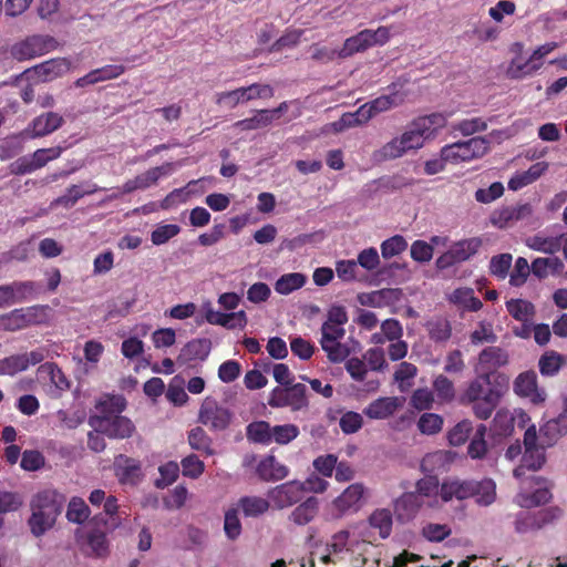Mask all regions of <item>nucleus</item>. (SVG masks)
Returning a JSON list of instances; mask_svg holds the SVG:
<instances>
[{
  "label": "nucleus",
  "instance_id": "f257e3e1",
  "mask_svg": "<svg viewBox=\"0 0 567 567\" xmlns=\"http://www.w3.org/2000/svg\"><path fill=\"white\" fill-rule=\"evenodd\" d=\"M440 497L444 503L473 497L477 505L489 506L496 499V484L492 478L476 481L447 477L441 483Z\"/></svg>",
  "mask_w": 567,
  "mask_h": 567
},
{
  "label": "nucleus",
  "instance_id": "f03ea898",
  "mask_svg": "<svg viewBox=\"0 0 567 567\" xmlns=\"http://www.w3.org/2000/svg\"><path fill=\"white\" fill-rule=\"evenodd\" d=\"M489 151V141L486 137L477 136L467 141L445 145L441 150L444 159L457 164L482 158Z\"/></svg>",
  "mask_w": 567,
  "mask_h": 567
},
{
  "label": "nucleus",
  "instance_id": "7ed1b4c3",
  "mask_svg": "<svg viewBox=\"0 0 567 567\" xmlns=\"http://www.w3.org/2000/svg\"><path fill=\"white\" fill-rule=\"evenodd\" d=\"M268 404L271 408H290L292 412L305 410L309 406L307 386L303 383L276 386L269 394Z\"/></svg>",
  "mask_w": 567,
  "mask_h": 567
},
{
  "label": "nucleus",
  "instance_id": "20e7f679",
  "mask_svg": "<svg viewBox=\"0 0 567 567\" xmlns=\"http://www.w3.org/2000/svg\"><path fill=\"white\" fill-rule=\"evenodd\" d=\"M234 413L215 398L206 396L200 404L198 422L213 432H223L229 427Z\"/></svg>",
  "mask_w": 567,
  "mask_h": 567
},
{
  "label": "nucleus",
  "instance_id": "39448f33",
  "mask_svg": "<svg viewBox=\"0 0 567 567\" xmlns=\"http://www.w3.org/2000/svg\"><path fill=\"white\" fill-rule=\"evenodd\" d=\"M89 424L99 433L114 440L130 439L136 427L131 419L124 415L91 416Z\"/></svg>",
  "mask_w": 567,
  "mask_h": 567
},
{
  "label": "nucleus",
  "instance_id": "423d86ee",
  "mask_svg": "<svg viewBox=\"0 0 567 567\" xmlns=\"http://www.w3.org/2000/svg\"><path fill=\"white\" fill-rule=\"evenodd\" d=\"M175 164L166 162L159 166L152 167L146 172L135 176L132 179H127L121 187L122 194H131L137 189H146L153 185H156L159 178L168 176L173 173Z\"/></svg>",
  "mask_w": 567,
  "mask_h": 567
},
{
  "label": "nucleus",
  "instance_id": "0eeeda50",
  "mask_svg": "<svg viewBox=\"0 0 567 567\" xmlns=\"http://www.w3.org/2000/svg\"><path fill=\"white\" fill-rule=\"evenodd\" d=\"M54 39L51 37L32 35L16 43L11 54L19 61L30 60L48 53L53 48Z\"/></svg>",
  "mask_w": 567,
  "mask_h": 567
},
{
  "label": "nucleus",
  "instance_id": "6e6552de",
  "mask_svg": "<svg viewBox=\"0 0 567 567\" xmlns=\"http://www.w3.org/2000/svg\"><path fill=\"white\" fill-rule=\"evenodd\" d=\"M42 308L34 306L28 308L14 309L8 313L0 316V330L18 331L31 324L40 322L38 318Z\"/></svg>",
  "mask_w": 567,
  "mask_h": 567
},
{
  "label": "nucleus",
  "instance_id": "1a4fd4ad",
  "mask_svg": "<svg viewBox=\"0 0 567 567\" xmlns=\"http://www.w3.org/2000/svg\"><path fill=\"white\" fill-rule=\"evenodd\" d=\"M268 497L275 507L284 509L299 503L305 497V493L301 482L293 480L271 488Z\"/></svg>",
  "mask_w": 567,
  "mask_h": 567
},
{
  "label": "nucleus",
  "instance_id": "9d476101",
  "mask_svg": "<svg viewBox=\"0 0 567 567\" xmlns=\"http://www.w3.org/2000/svg\"><path fill=\"white\" fill-rule=\"evenodd\" d=\"M44 358V351L41 349L6 357L0 359V375H14L25 371L30 365L41 363Z\"/></svg>",
  "mask_w": 567,
  "mask_h": 567
},
{
  "label": "nucleus",
  "instance_id": "9b49d317",
  "mask_svg": "<svg viewBox=\"0 0 567 567\" xmlns=\"http://www.w3.org/2000/svg\"><path fill=\"white\" fill-rule=\"evenodd\" d=\"M508 361L509 355L505 349L498 346H489L480 352L476 371L491 377L499 368L505 367Z\"/></svg>",
  "mask_w": 567,
  "mask_h": 567
},
{
  "label": "nucleus",
  "instance_id": "f8f14e48",
  "mask_svg": "<svg viewBox=\"0 0 567 567\" xmlns=\"http://www.w3.org/2000/svg\"><path fill=\"white\" fill-rule=\"evenodd\" d=\"M497 394L501 391L492 385L491 377L488 374H480L472 380L466 389L461 394L460 401L462 404H470L478 400L487 398V394Z\"/></svg>",
  "mask_w": 567,
  "mask_h": 567
},
{
  "label": "nucleus",
  "instance_id": "ddd939ff",
  "mask_svg": "<svg viewBox=\"0 0 567 567\" xmlns=\"http://www.w3.org/2000/svg\"><path fill=\"white\" fill-rule=\"evenodd\" d=\"M64 496L54 489H44L34 495L31 501L32 511H41L47 513L48 517L58 516L62 512Z\"/></svg>",
  "mask_w": 567,
  "mask_h": 567
},
{
  "label": "nucleus",
  "instance_id": "4468645a",
  "mask_svg": "<svg viewBox=\"0 0 567 567\" xmlns=\"http://www.w3.org/2000/svg\"><path fill=\"white\" fill-rule=\"evenodd\" d=\"M514 391L517 395L529 398L535 404L543 403L546 400V392L538 389L537 375L534 371H526L515 379Z\"/></svg>",
  "mask_w": 567,
  "mask_h": 567
},
{
  "label": "nucleus",
  "instance_id": "2eb2a0df",
  "mask_svg": "<svg viewBox=\"0 0 567 567\" xmlns=\"http://www.w3.org/2000/svg\"><path fill=\"white\" fill-rule=\"evenodd\" d=\"M114 472L121 484L134 485L142 476L141 463L123 454L115 457Z\"/></svg>",
  "mask_w": 567,
  "mask_h": 567
},
{
  "label": "nucleus",
  "instance_id": "dca6fc26",
  "mask_svg": "<svg viewBox=\"0 0 567 567\" xmlns=\"http://www.w3.org/2000/svg\"><path fill=\"white\" fill-rule=\"evenodd\" d=\"M64 124L62 115L55 112H45L32 120L29 125L32 137H43L56 130Z\"/></svg>",
  "mask_w": 567,
  "mask_h": 567
},
{
  "label": "nucleus",
  "instance_id": "f3484780",
  "mask_svg": "<svg viewBox=\"0 0 567 567\" xmlns=\"http://www.w3.org/2000/svg\"><path fill=\"white\" fill-rule=\"evenodd\" d=\"M403 102V97L396 93L390 95H381L359 107V115L362 121H370L377 114L385 112L393 106H398Z\"/></svg>",
  "mask_w": 567,
  "mask_h": 567
},
{
  "label": "nucleus",
  "instance_id": "a211bd4d",
  "mask_svg": "<svg viewBox=\"0 0 567 567\" xmlns=\"http://www.w3.org/2000/svg\"><path fill=\"white\" fill-rule=\"evenodd\" d=\"M256 472L261 481L276 482L286 478L289 474V468L274 455H268L258 463Z\"/></svg>",
  "mask_w": 567,
  "mask_h": 567
},
{
  "label": "nucleus",
  "instance_id": "6ab92c4d",
  "mask_svg": "<svg viewBox=\"0 0 567 567\" xmlns=\"http://www.w3.org/2000/svg\"><path fill=\"white\" fill-rule=\"evenodd\" d=\"M212 341L207 338H198L188 341L181 350L177 361L182 364L194 361H204L210 353Z\"/></svg>",
  "mask_w": 567,
  "mask_h": 567
},
{
  "label": "nucleus",
  "instance_id": "aec40b11",
  "mask_svg": "<svg viewBox=\"0 0 567 567\" xmlns=\"http://www.w3.org/2000/svg\"><path fill=\"white\" fill-rule=\"evenodd\" d=\"M82 550L89 557H106L110 551L106 534L100 529L89 532L82 544Z\"/></svg>",
  "mask_w": 567,
  "mask_h": 567
},
{
  "label": "nucleus",
  "instance_id": "412c9836",
  "mask_svg": "<svg viewBox=\"0 0 567 567\" xmlns=\"http://www.w3.org/2000/svg\"><path fill=\"white\" fill-rule=\"evenodd\" d=\"M400 408V401L396 396H384L372 401L363 413L372 420L388 419Z\"/></svg>",
  "mask_w": 567,
  "mask_h": 567
},
{
  "label": "nucleus",
  "instance_id": "4be33fe9",
  "mask_svg": "<svg viewBox=\"0 0 567 567\" xmlns=\"http://www.w3.org/2000/svg\"><path fill=\"white\" fill-rule=\"evenodd\" d=\"M532 214L533 207L528 203L505 207L497 213V216L494 218V224L502 228L507 227L516 221L530 217Z\"/></svg>",
  "mask_w": 567,
  "mask_h": 567
},
{
  "label": "nucleus",
  "instance_id": "5701e85b",
  "mask_svg": "<svg viewBox=\"0 0 567 567\" xmlns=\"http://www.w3.org/2000/svg\"><path fill=\"white\" fill-rule=\"evenodd\" d=\"M424 502L414 492L403 493L394 504L395 513L400 519H412L419 513Z\"/></svg>",
  "mask_w": 567,
  "mask_h": 567
},
{
  "label": "nucleus",
  "instance_id": "b1692460",
  "mask_svg": "<svg viewBox=\"0 0 567 567\" xmlns=\"http://www.w3.org/2000/svg\"><path fill=\"white\" fill-rule=\"evenodd\" d=\"M540 69V64L538 62H534L532 56L528 59H524L523 56H514L507 68H506V76L511 80H523L527 76L533 75Z\"/></svg>",
  "mask_w": 567,
  "mask_h": 567
},
{
  "label": "nucleus",
  "instance_id": "393cba45",
  "mask_svg": "<svg viewBox=\"0 0 567 567\" xmlns=\"http://www.w3.org/2000/svg\"><path fill=\"white\" fill-rule=\"evenodd\" d=\"M425 330L430 340L435 343H445L452 337V324L442 316H434L425 322Z\"/></svg>",
  "mask_w": 567,
  "mask_h": 567
},
{
  "label": "nucleus",
  "instance_id": "a878e982",
  "mask_svg": "<svg viewBox=\"0 0 567 567\" xmlns=\"http://www.w3.org/2000/svg\"><path fill=\"white\" fill-rule=\"evenodd\" d=\"M319 512V501L315 496L306 498L289 515V520L298 526L312 522Z\"/></svg>",
  "mask_w": 567,
  "mask_h": 567
},
{
  "label": "nucleus",
  "instance_id": "bb28decb",
  "mask_svg": "<svg viewBox=\"0 0 567 567\" xmlns=\"http://www.w3.org/2000/svg\"><path fill=\"white\" fill-rule=\"evenodd\" d=\"M370 29H364L357 34L344 40L339 50V59H347L355 53L364 52L371 48Z\"/></svg>",
  "mask_w": 567,
  "mask_h": 567
},
{
  "label": "nucleus",
  "instance_id": "cd10ccee",
  "mask_svg": "<svg viewBox=\"0 0 567 567\" xmlns=\"http://www.w3.org/2000/svg\"><path fill=\"white\" fill-rule=\"evenodd\" d=\"M542 445L551 446L559 437L567 433V417L560 415L557 419L547 421L539 431Z\"/></svg>",
  "mask_w": 567,
  "mask_h": 567
},
{
  "label": "nucleus",
  "instance_id": "c85d7f7f",
  "mask_svg": "<svg viewBox=\"0 0 567 567\" xmlns=\"http://www.w3.org/2000/svg\"><path fill=\"white\" fill-rule=\"evenodd\" d=\"M449 300L465 311L476 312L483 307V302L475 296L474 290L468 287L455 289L450 295Z\"/></svg>",
  "mask_w": 567,
  "mask_h": 567
},
{
  "label": "nucleus",
  "instance_id": "c756f323",
  "mask_svg": "<svg viewBox=\"0 0 567 567\" xmlns=\"http://www.w3.org/2000/svg\"><path fill=\"white\" fill-rule=\"evenodd\" d=\"M363 492V486L361 484H351L334 499L333 504L341 513L350 509H358Z\"/></svg>",
  "mask_w": 567,
  "mask_h": 567
},
{
  "label": "nucleus",
  "instance_id": "7c9ffc66",
  "mask_svg": "<svg viewBox=\"0 0 567 567\" xmlns=\"http://www.w3.org/2000/svg\"><path fill=\"white\" fill-rule=\"evenodd\" d=\"M127 401L122 394H105L95 405L99 414L96 416L121 415L126 409Z\"/></svg>",
  "mask_w": 567,
  "mask_h": 567
},
{
  "label": "nucleus",
  "instance_id": "2f4dec72",
  "mask_svg": "<svg viewBox=\"0 0 567 567\" xmlns=\"http://www.w3.org/2000/svg\"><path fill=\"white\" fill-rule=\"evenodd\" d=\"M561 236L545 237L542 234L529 236L525 239V245L535 250L547 255H553L561 248Z\"/></svg>",
  "mask_w": 567,
  "mask_h": 567
},
{
  "label": "nucleus",
  "instance_id": "473e14b6",
  "mask_svg": "<svg viewBox=\"0 0 567 567\" xmlns=\"http://www.w3.org/2000/svg\"><path fill=\"white\" fill-rule=\"evenodd\" d=\"M269 501L259 496H243L237 503L238 511L246 517H259L269 509Z\"/></svg>",
  "mask_w": 567,
  "mask_h": 567
},
{
  "label": "nucleus",
  "instance_id": "72a5a7b5",
  "mask_svg": "<svg viewBox=\"0 0 567 567\" xmlns=\"http://www.w3.org/2000/svg\"><path fill=\"white\" fill-rule=\"evenodd\" d=\"M10 287L12 288L13 305L33 299L41 291V285L32 280L13 281Z\"/></svg>",
  "mask_w": 567,
  "mask_h": 567
},
{
  "label": "nucleus",
  "instance_id": "f704fd0d",
  "mask_svg": "<svg viewBox=\"0 0 567 567\" xmlns=\"http://www.w3.org/2000/svg\"><path fill=\"white\" fill-rule=\"evenodd\" d=\"M482 246V240L477 237L464 239L455 243L452 248V259L457 262L465 261L474 256Z\"/></svg>",
  "mask_w": 567,
  "mask_h": 567
},
{
  "label": "nucleus",
  "instance_id": "c9c22d12",
  "mask_svg": "<svg viewBox=\"0 0 567 567\" xmlns=\"http://www.w3.org/2000/svg\"><path fill=\"white\" fill-rule=\"evenodd\" d=\"M271 429L272 426L266 421H255L247 425L246 436L250 442L269 445L271 444Z\"/></svg>",
  "mask_w": 567,
  "mask_h": 567
},
{
  "label": "nucleus",
  "instance_id": "e433bc0d",
  "mask_svg": "<svg viewBox=\"0 0 567 567\" xmlns=\"http://www.w3.org/2000/svg\"><path fill=\"white\" fill-rule=\"evenodd\" d=\"M91 515V509L83 498L73 496L66 508V519L73 524L82 525Z\"/></svg>",
  "mask_w": 567,
  "mask_h": 567
},
{
  "label": "nucleus",
  "instance_id": "4c0bfd02",
  "mask_svg": "<svg viewBox=\"0 0 567 567\" xmlns=\"http://www.w3.org/2000/svg\"><path fill=\"white\" fill-rule=\"evenodd\" d=\"M565 363V357L556 351H546L538 361L539 372L543 375L553 377L557 374Z\"/></svg>",
  "mask_w": 567,
  "mask_h": 567
},
{
  "label": "nucleus",
  "instance_id": "58836bf2",
  "mask_svg": "<svg viewBox=\"0 0 567 567\" xmlns=\"http://www.w3.org/2000/svg\"><path fill=\"white\" fill-rule=\"evenodd\" d=\"M205 319L208 323L217 326L227 324V319H236L238 328L240 329H244L248 321L244 310L224 313L220 311H215L214 309H208L205 313Z\"/></svg>",
  "mask_w": 567,
  "mask_h": 567
},
{
  "label": "nucleus",
  "instance_id": "ea45409f",
  "mask_svg": "<svg viewBox=\"0 0 567 567\" xmlns=\"http://www.w3.org/2000/svg\"><path fill=\"white\" fill-rule=\"evenodd\" d=\"M306 276L300 272L282 275L275 284V290L280 295H289L306 284Z\"/></svg>",
  "mask_w": 567,
  "mask_h": 567
},
{
  "label": "nucleus",
  "instance_id": "a19ab883",
  "mask_svg": "<svg viewBox=\"0 0 567 567\" xmlns=\"http://www.w3.org/2000/svg\"><path fill=\"white\" fill-rule=\"evenodd\" d=\"M509 315L517 321L527 322L535 313L532 302L523 299H511L506 302Z\"/></svg>",
  "mask_w": 567,
  "mask_h": 567
},
{
  "label": "nucleus",
  "instance_id": "79ce46f5",
  "mask_svg": "<svg viewBox=\"0 0 567 567\" xmlns=\"http://www.w3.org/2000/svg\"><path fill=\"white\" fill-rule=\"evenodd\" d=\"M502 392L497 394H487V398L471 403L474 415L480 420H487L493 414L499 403Z\"/></svg>",
  "mask_w": 567,
  "mask_h": 567
},
{
  "label": "nucleus",
  "instance_id": "37998d69",
  "mask_svg": "<svg viewBox=\"0 0 567 567\" xmlns=\"http://www.w3.org/2000/svg\"><path fill=\"white\" fill-rule=\"evenodd\" d=\"M271 123V117H269L267 110H258L254 116L235 122L234 127L240 131H254L267 127Z\"/></svg>",
  "mask_w": 567,
  "mask_h": 567
},
{
  "label": "nucleus",
  "instance_id": "c03bdc74",
  "mask_svg": "<svg viewBox=\"0 0 567 567\" xmlns=\"http://www.w3.org/2000/svg\"><path fill=\"white\" fill-rule=\"evenodd\" d=\"M100 189L101 188L96 184H92L91 189H82L79 185H71L66 188L65 194L56 199V203L64 207H72L85 195H92Z\"/></svg>",
  "mask_w": 567,
  "mask_h": 567
},
{
  "label": "nucleus",
  "instance_id": "a18cd8bd",
  "mask_svg": "<svg viewBox=\"0 0 567 567\" xmlns=\"http://www.w3.org/2000/svg\"><path fill=\"white\" fill-rule=\"evenodd\" d=\"M188 443L193 450L199 451L207 455L213 454L212 439L200 426H196L188 433Z\"/></svg>",
  "mask_w": 567,
  "mask_h": 567
},
{
  "label": "nucleus",
  "instance_id": "49530a36",
  "mask_svg": "<svg viewBox=\"0 0 567 567\" xmlns=\"http://www.w3.org/2000/svg\"><path fill=\"white\" fill-rule=\"evenodd\" d=\"M406 153L403 144H401L400 137H394L386 144H384L380 150H377L373 153V157L377 161L383 162L389 159H394L403 156Z\"/></svg>",
  "mask_w": 567,
  "mask_h": 567
},
{
  "label": "nucleus",
  "instance_id": "de8ad7c7",
  "mask_svg": "<svg viewBox=\"0 0 567 567\" xmlns=\"http://www.w3.org/2000/svg\"><path fill=\"white\" fill-rule=\"evenodd\" d=\"M370 525L379 529L381 538L390 536L392 530V515L388 509H378L369 518Z\"/></svg>",
  "mask_w": 567,
  "mask_h": 567
},
{
  "label": "nucleus",
  "instance_id": "09e8293b",
  "mask_svg": "<svg viewBox=\"0 0 567 567\" xmlns=\"http://www.w3.org/2000/svg\"><path fill=\"white\" fill-rule=\"evenodd\" d=\"M38 372L41 374H47L51 383L54 384L59 390H66L70 386L66 377L54 362H45L41 364L38 369Z\"/></svg>",
  "mask_w": 567,
  "mask_h": 567
},
{
  "label": "nucleus",
  "instance_id": "8fccbe9b",
  "mask_svg": "<svg viewBox=\"0 0 567 567\" xmlns=\"http://www.w3.org/2000/svg\"><path fill=\"white\" fill-rule=\"evenodd\" d=\"M45 514L47 513L41 511H32V515L29 518V526L31 533L37 537L42 536L48 529H50L54 525L56 520L55 517H48Z\"/></svg>",
  "mask_w": 567,
  "mask_h": 567
},
{
  "label": "nucleus",
  "instance_id": "3c124183",
  "mask_svg": "<svg viewBox=\"0 0 567 567\" xmlns=\"http://www.w3.org/2000/svg\"><path fill=\"white\" fill-rule=\"evenodd\" d=\"M470 340L472 344H482L484 342L495 343L497 336L493 331L491 322L482 320L477 323V328L471 333Z\"/></svg>",
  "mask_w": 567,
  "mask_h": 567
},
{
  "label": "nucleus",
  "instance_id": "603ef678",
  "mask_svg": "<svg viewBox=\"0 0 567 567\" xmlns=\"http://www.w3.org/2000/svg\"><path fill=\"white\" fill-rule=\"evenodd\" d=\"M299 435V427L295 424L275 425L271 429V443L285 445Z\"/></svg>",
  "mask_w": 567,
  "mask_h": 567
},
{
  "label": "nucleus",
  "instance_id": "864d4df0",
  "mask_svg": "<svg viewBox=\"0 0 567 567\" xmlns=\"http://www.w3.org/2000/svg\"><path fill=\"white\" fill-rule=\"evenodd\" d=\"M340 340L341 339H337L333 342L320 343L322 350L327 353L328 360L332 363H340L350 354L349 348L346 344H342Z\"/></svg>",
  "mask_w": 567,
  "mask_h": 567
},
{
  "label": "nucleus",
  "instance_id": "5fc2aeb1",
  "mask_svg": "<svg viewBox=\"0 0 567 567\" xmlns=\"http://www.w3.org/2000/svg\"><path fill=\"white\" fill-rule=\"evenodd\" d=\"M215 103L219 106L235 109L238 104L247 103L241 87L231 91L219 92L215 95Z\"/></svg>",
  "mask_w": 567,
  "mask_h": 567
},
{
  "label": "nucleus",
  "instance_id": "6e6d98bb",
  "mask_svg": "<svg viewBox=\"0 0 567 567\" xmlns=\"http://www.w3.org/2000/svg\"><path fill=\"white\" fill-rule=\"evenodd\" d=\"M440 488L441 484L437 476L430 475L416 482L414 493H417L419 497L423 499V497L440 496Z\"/></svg>",
  "mask_w": 567,
  "mask_h": 567
},
{
  "label": "nucleus",
  "instance_id": "4d7b16f0",
  "mask_svg": "<svg viewBox=\"0 0 567 567\" xmlns=\"http://www.w3.org/2000/svg\"><path fill=\"white\" fill-rule=\"evenodd\" d=\"M443 426V417L435 413H424L417 421V427L421 433L433 435L439 433Z\"/></svg>",
  "mask_w": 567,
  "mask_h": 567
},
{
  "label": "nucleus",
  "instance_id": "13d9d810",
  "mask_svg": "<svg viewBox=\"0 0 567 567\" xmlns=\"http://www.w3.org/2000/svg\"><path fill=\"white\" fill-rule=\"evenodd\" d=\"M62 152L63 148L61 146L39 148L30 157L37 171L44 167L49 162L59 158Z\"/></svg>",
  "mask_w": 567,
  "mask_h": 567
},
{
  "label": "nucleus",
  "instance_id": "bf43d9fd",
  "mask_svg": "<svg viewBox=\"0 0 567 567\" xmlns=\"http://www.w3.org/2000/svg\"><path fill=\"white\" fill-rule=\"evenodd\" d=\"M238 508H229L225 513L224 530L228 539L235 540L241 534V523L238 515Z\"/></svg>",
  "mask_w": 567,
  "mask_h": 567
},
{
  "label": "nucleus",
  "instance_id": "052dcab7",
  "mask_svg": "<svg viewBox=\"0 0 567 567\" xmlns=\"http://www.w3.org/2000/svg\"><path fill=\"white\" fill-rule=\"evenodd\" d=\"M243 90L247 103L258 99L270 100L275 95V90L269 84L252 83L248 86H243Z\"/></svg>",
  "mask_w": 567,
  "mask_h": 567
},
{
  "label": "nucleus",
  "instance_id": "680f3d73",
  "mask_svg": "<svg viewBox=\"0 0 567 567\" xmlns=\"http://www.w3.org/2000/svg\"><path fill=\"white\" fill-rule=\"evenodd\" d=\"M179 233L181 227L176 224L159 225L152 231L151 240L156 246L164 245Z\"/></svg>",
  "mask_w": 567,
  "mask_h": 567
},
{
  "label": "nucleus",
  "instance_id": "e2e57ef3",
  "mask_svg": "<svg viewBox=\"0 0 567 567\" xmlns=\"http://www.w3.org/2000/svg\"><path fill=\"white\" fill-rule=\"evenodd\" d=\"M472 422L468 420H463L458 422L450 432H449V442L453 446H460L464 444L471 432H472Z\"/></svg>",
  "mask_w": 567,
  "mask_h": 567
},
{
  "label": "nucleus",
  "instance_id": "0e129e2a",
  "mask_svg": "<svg viewBox=\"0 0 567 567\" xmlns=\"http://www.w3.org/2000/svg\"><path fill=\"white\" fill-rule=\"evenodd\" d=\"M408 243L404 237L395 235L382 243L381 254L383 258L389 259L404 251Z\"/></svg>",
  "mask_w": 567,
  "mask_h": 567
},
{
  "label": "nucleus",
  "instance_id": "69168bd1",
  "mask_svg": "<svg viewBox=\"0 0 567 567\" xmlns=\"http://www.w3.org/2000/svg\"><path fill=\"white\" fill-rule=\"evenodd\" d=\"M363 425V417L360 413L348 411L342 414L339 426L344 434L357 433Z\"/></svg>",
  "mask_w": 567,
  "mask_h": 567
},
{
  "label": "nucleus",
  "instance_id": "338daca9",
  "mask_svg": "<svg viewBox=\"0 0 567 567\" xmlns=\"http://www.w3.org/2000/svg\"><path fill=\"white\" fill-rule=\"evenodd\" d=\"M433 389L443 401H452L455 395L453 382L445 375L440 374L433 381Z\"/></svg>",
  "mask_w": 567,
  "mask_h": 567
},
{
  "label": "nucleus",
  "instance_id": "774afa93",
  "mask_svg": "<svg viewBox=\"0 0 567 567\" xmlns=\"http://www.w3.org/2000/svg\"><path fill=\"white\" fill-rule=\"evenodd\" d=\"M291 352L301 360H309L315 353V344L301 337H295L290 341Z\"/></svg>",
  "mask_w": 567,
  "mask_h": 567
}]
</instances>
